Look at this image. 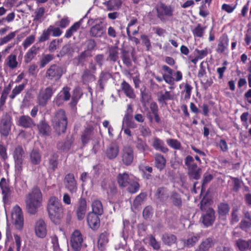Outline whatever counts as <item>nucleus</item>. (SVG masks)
<instances>
[{
    "instance_id": "obj_38",
    "label": "nucleus",
    "mask_w": 251,
    "mask_h": 251,
    "mask_svg": "<svg viewBox=\"0 0 251 251\" xmlns=\"http://www.w3.org/2000/svg\"><path fill=\"white\" fill-rule=\"evenodd\" d=\"M109 233L107 231L101 233L98 240V247L99 250L103 251L109 241Z\"/></svg>"
},
{
    "instance_id": "obj_50",
    "label": "nucleus",
    "mask_w": 251,
    "mask_h": 251,
    "mask_svg": "<svg viewBox=\"0 0 251 251\" xmlns=\"http://www.w3.org/2000/svg\"><path fill=\"white\" fill-rule=\"evenodd\" d=\"M127 187V190L129 193L135 194L139 191L140 185L137 181L132 178Z\"/></svg>"
},
{
    "instance_id": "obj_24",
    "label": "nucleus",
    "mask_w": 251,
    "mask_h": 251,
    "mask_svg": "<svg viewBox=\"0 0 251 251\" xmlns=\"http://www.w3.org/2000/svg\"><path fill=\"white\" fill-rule=\"evenodd\" d=\"M94 138V131L93 127H87L85 128L81 135V141L83 146L87 145L90 140Z\"/></svg>"
},
{
    "instance_id": "obj_56",
    "label": "nucleus",
    "mask_w": 251,
    "mask_h": 251,
    "mask_svg": "<svg viewBox=\"0 0 251 251\" xmlns=\"http://www.w3.org/2000/svg\"><path fill=\"white\" fill-rule=\"evenodd\" d=\"M166 142L170 147L175 150H179L181 148V143L177 139H168L166 140Z\"/></svg>"
},
{
    "instance_id": "obj_9",
    "label": "nucleus",
    "mask_w": 251,
    "mask_h": 251,
    "mask_svg": "<svg viewBox=\"0 0 251 251\" xmlns=\"http://www.w3.org/2000/svg\"><path fill=\"white\" fill-rule=\"evenodd\" d=\"M157 17L161 21H165L166 17H171L174 15V8L171 5H166L161 2L156 8Z\"/></svg>"
},
{
    "instance_id": "obj_4",
    "label": "nucleus",
    "mask_w": 251,
    "mask_h": 251,
    "mask_svg": "<svg viewBox=\"0 0 251 251\" xmlns=\"http://www.w3.org/2000/svg\"><path fill=\"white\" fill-rule=\"evenodd\" d=\"M185 165L187 168V175L190 179L198 180L201 176V169L194 162V158L187 155L184 159Z\"/></svg>"
},
{
    "instance_id": "obj_5",
    "label": "nucleus",
    "mask_w": 251,
    "mask_h": 251,
    "mask_svg": "<svg viewBox=\"0 0 251 251\" xmlns=\"http://www.w3.org/2000/svg\"><path fill=\"white\" fill-rule=\"evenodd\" d=\"M200 209L201 211H205V213L202 216V223L208 227L213 225L215 220V211L212 207L206 210V200L202 199L201 201Z\"/></svg>"
},
{
    "instance_id": "obj_42",
    "label": "nucleus",
    "mask_w": 251,
    "mask_h": 251,
    "mask_svg": "<svg viewBox=\"0 0 251 251\" xmlns=\"http://www.w3.org/2000/svg\"><path fill=\"white\" fill-rule=\"evenodd\" d=\"M170 200L173 204L177 207L180 208L182 206V199L180 195L178 193L173 191L172 192Z\"/></svg>"
},
{
    "instance_id": "obj_63",
    "label": "nucleus",
    "mask_w": 251,
    "mask_h": 251,
    "mask_svg": "<svg viewBox=\"0 0 251 251\" xmlns=\"http://www.w3.org/2000/svg\"><path fill=\"white\" fill-rule=\"evenodd\" d=\"M106 193L107 194L108 198L109 199H113L116 195L117 193V189L115 183L112 184V185H111L110 188L106 191Z\"/></svg>"
},
{
    "instance_id": "obj_46",
    "label": "nucleus",
    "mask_w": 251,
    "mask_h": 251,
    "mask_svg": "<svg viewBox=\"0 0 251 251\" xmlns=\"http://www.w3.org/2000/svg\"><path fill=\"white\" fill-rule=\"evenodd\" d=\"M135 146L140 152L144 153L146 151L148 150L149 147L147 144L146 140L138 137L135 143Z\"/></svg>"
},
{
    "instance_id": "obj_64",
    "label": "nucleus",
    "mask_w": 251,
    "mask_h": 251,
    "mask_svg": "<svg viewBox=\"0 0 251 251\" xmlns=\"http://www.w3.org/2000/svg\"><path fill=\"white\" fill-rule=\"evenodd\" d=\"M153 214L152 207L148 205L145 207L143 211V216L145 220L151 218Z\"/></svg>"
},
{
    "instance_id": "obj_27",
    "label": "nucleus",
    "mask_w": 251,
    "mask_h": 251,
    "mask_svg": "<svg viewBox=\"0 0 251 251\" xmlns=\"http://www.w3.org/2000/svg\"><path fill=\"white\" fill-rule=\"evenodd\" d=\"M132 179L128 173H119L117 176V181L120 188H125L129 185Z\"/></svg>"
},
{
    "instance_id": "obj_13",
    "label": "nucleus",
    "mask_w": 251,
    "mask_h": 251,
    "mask_svg": "<svg viewBox=\"0 0 251 251\" xmlns=\"http://www.w3.org/2000/svg\"><path fill=\"white\" fill-rule=\"evenodd\" d=\"M64 183L66 189H67L70 193L73 194L77 192V181L73 173H69L65 176Z\"/></svg>"
},
{
    "instance_id": "obj_21",
    "label": "nucleus",
    "mask_w": 251,
    "mask_h": 251,
    "mask_svg": "<svg viewBox=\"0 0 251 251\" xmlns=\"http://www.w3.org/2000/svg\"><path fill=\"white\" fill-rule=\"evenodd\" d=\"M17 125L25 128H32L36 126L33 119L28 115H25L19 117Z\"/></svg>"
},
{
    "instance_id": "obj_57",
    "label": "nucleus",
    "mask_w": 251,
    "mask_h": 251,
    "mask_svg": "<svg viewBox=\"0 0 251 251\" xmlns=\"http://www.w3.org/2000/svg\"><path fill=\"white\" fill-rule=\"evenodd\" d=\"M159 96L158 97V101L159 102L161 103L165 102L166 100H170L173 99L170 91H165L164 93L162 91L159 92Z\"/></svg>"
},
{
    "instance_id": "obj_25",
    "label": "nucleus",
    "mask_w": 251,
    "mask_h": 251,
    "mask_svg": "<svg viewBox=\"0 0 251 251\" xmlns=\"http://www.w3.org/2000/svg\"><path fill=\"white\" fill-rule=\"evenodd\" d=\"M74 139L72 136H67L63 141L59 142L57 144V148L64 152L69 151L74 142Z\"/></svg>"
},
{
    "instance_id": "obj_22",
    "label": "nucleus",
    "mask_w": 251,
    "mask_h": 251,
    "mask_svg": "<svg viewBox=\"0 0 251 251\" xmlns=\"http://www.w3.org/2000/svg\"><path fill=\"white\" fill-rule=\"evenodd\" d=\"M105 33V27L102 22H100L92 26L89 30V34L91 37H101Z\"/></svg>"
},
{
    "instance_id": "obj_1",
    "label": "nucleus",
    "mask_w": 251,
    "mask_h": 251,
    "mask_svg": "<svg viewBox=\"0 0 251 251\" xmlns=\"http://www.w3.org/2000/svg\"><path fill=\"white\" fill-rule=\"evenodd\" d=\"M47 210L50 221L56 225H59L63 218L64 208L60 201L55 196L50 197L48 201Z\"/></svg>"
},
{
    "instance_id": "obj_7",
    "label": "nucleus",
    "mask_w": 251,
    "mask_h": 251,
    "mask_svg": "<svg viewBox=\"0 0 251 251\" xmlns=\"http://www.w3.org/2000/svg\"><path fill=\"white\" fill-rule=\"evenodd\" d=\"M55 91L56 89L54 88L52 86L41 89L37 96L38 104L43 107L46 106Z\"/></svg>"
},
{
    "instance_id": "obj_30",
    "label": "nucleus",
    "mask_w": 251,
    "mask_h": 251,
    "mask_svg": "<svg viewBox=\"0 0 251 251\" xmlns=\"http://www.w3.org/2000/svg\"><path fill=\"white\" fill-rule=\"evenodd\" d=\"M154 197L160 202L166 201L169 198L167 188L165 187H158L155 192Z\"/></svg>"
},
{
    "instance_id": "obj_16",
    "label": "nucleus",
    "mask_w": 251,
    "mask_h": 251,
    "mask_svg": "<svg viewBox=\"0 0 251 251\" xmlns=\"http://www.w3.org/2000/svg\"><path fill=\"white\" fill-rule=\"evenodd\" d=\"M59 155L57 152H52L46 161V167L48 172H53L58 167Z\"/></svg>"
},
{
    "instance_id": "obj_62",
    "label": "nucleus",
    "mask_w": 251,
    "mask_h": 251,
    "mask_svg": "<svg viewBox=\"0 0 251 251\" xmlns=\"http://www.w3.org/2000/svg\"><path fill=\"white\" fill-rule=\"evenodd\" d=\"M51 34L49 27L43 31L42 34L38 38L39 42L42 43L48 40Z\"/></svg>"
},
{
    "instance_id": "obj_15",
    "label": "nucleus",
    "mask_w": 251,
    "mask_h": 251,
    "mask_svg": "<svg viewBox=\"0 0 251 251\" xmlns=\"http://www.w3.org/2000/svg\"><path fill=\"white\" fill-rule=\"evenodd\" d=\"M133 108L131 104H128L125 114L123 119V124L126 126L135 128L137 127V124L133 121Z\"/></svg>"
},
{
    "instance_id": "obj_53",
    "label": "nucleus",
    "mask_w": 251,
    "mask_h": 251,
    "mask_svg": "<svg viewBox=\"0 0 251 251\" xmlns=\"http://www.w3.org/2000/svg\"><path fill=\"white\" fill-rule=\"evenodd\" d=\"M25 84H21L18 86H16L12 91L11 94L9 96L11 100H13L15 97L20 94L25 89Z\"/></svg>"
},
{
    "instance_id": "obj_14",
    "label": "nucleus",
    "mask_w": 251,
    "mask_h": 251,
    "mask_svg": "<svg viewBox=\"0 0 251 251\" xmlns=\"http://www.w3.org/2000/svg\"><path fill=\"white\" fill-rule=\"evenodd\" d=\"M121 159L123 163L126 166L130 165L134 159V151L130 146H126L123 149Z\"/></svg>"
},
{
    "instance_id": "obj_28",
    "label": "nucleus",
    "mask_w": 251,
    "mask_h": 251,
    "mask_svg": "<svg viewBox=\"0 0 251 251\" xmlns=\"http://www.w3.org/2000/svg\"><path fill=\"white\" fill-rule=\"evenodd\" d=\"M239 228L245 232H248L251 228V216L249 212H247L244 214L239 225Z\"/></svg>"
},
{
    "instance_id": "obj_55",
    "label": "nucleus",
    "mask_w": 251,
    "mask_h": 251,
    "mask_svg": "<svg viewBox=\"0 0 251 251\" xmlns=\"http://www.w3.org/2000/svg\"><path fill=\"white\" fill-rule=\"evenodd\" d=\"M121 58L123 63L127 66L130 67L131 65V61L130 58L129 51L123 49L121 51Z\"/></svg>"
},
{
    "instance_id": "obj_11",
    "label": "nucleus",
    "mask_w": 251,
    "mask_h": 251,
    "mask_svg": "<svg viewBox=\"0 0 251 251\" xmlns=\"http://www.w3.org/2000/svg\"><path fill=\"white\" fill-rule=\"evenodd\" d=\"M83 241V236L78 229H75L71 235L70 245L74 251H80Z\"/></svg>"
},
{
    "instance_id": "obj_19",
    "label": "nucleus",
    "mask_w": 251,
    "mask_h": 251,
    "mask_svg": "<svg viewBox=\"0 0 251 251\" xmlns=\"http://www.w3.org/2000/svg\"><path fill=\"white\" fill-rule=\"evenodd\" d=\"M217 46L216 51L218 53H223L227 50L229 44V38L226 33L222 34L217 40Z\"/></svg>"
},
{
    "instance_id": "obj_6",
    "label": "nucleus",
    "mask_w": 251,
    "mask_h": 251,
    "mask_svg": "<svg viewBox=\"0 0 251 251\" xmlns=\"http://www.w3.org/2000/svg\"><path fill=\"white\" fill-rule=\"evenodd\" d=\"M16 171L21 172L25 156V152L21 145L16 146L12 152Z\"/></svg>"
},
{
    "instance_id": "obj_40",
    "label": "nucleus",
    "mask_w": 251,
    "mask_h": 251,
    "mask_svg": "<svg viewBox=\"0 0 251 251\" xmlns=\"http://www.w3.org/2000/svg\"><path fill=\"white\" fill-rule=\"evenodd\" d=\"M121 0H108L105 1L103 4L107 9L109 11L118 10L122 5Z\"/></svg>"
},
{
    "instance_id": "obj_23",
    "label": "nucleus",
    "mask_w": 251,
    "mask_h": 251,
    "mask_svg": "<svg viewBox=\"0 0 251 251\" xmlns=\"http://www.w3.org/2000/svg\"><path fill=\"white\" fill-rule=\"evenodd\" d=\"M35 232L36 235L40 238H43L46 236L47 233V226L43 219H39L36 223Z\"/></svg>"
},
{
    "instance_id": "obj_47",
    "label": "nucleus",
    "mask_w": 251,
    "mask_h": 251,
    "mask_svg": "<svg viewBox=\"0 0 251 251\" xmlns=\"http://www.w3.org/2000/svg\"><path fill=\"white\" fill-rule=\"evenodd\" d=\"M214 244L213 239L212 237H208L206 238L204 241H202V243L199 246L200 251H208V250L211 248Z\"/></svg>"
},
{
    "instance_id": "obj_36",
    "label": "nucleus",
    "mask_w": 251,
    "mask_h": 251,
    "mask_svg": "<svg viewBox=\"0 0 251 251\" xmlns=\"http://www.w3.org/2000/svg\"><path fill=\"white\" fill-rule=\"evenodd\" d=\"M161 240L164 245L171 247L176 242L177 237L171 233H165L162 235Z\"/></svg>"
},
{
    "instance_id": "obj_18",
    "label": "nucleus",
    "mask_w": 251,
    "mask_h": 251,
    "mask_svg": "<svg viewBox=\"0 0 251 251\" xmlns=\"http://www.w3.org/2000/svg\"><path fill=\"white\" fill-rule=\"evenodd\" d=\"M12 117L8 114H5L2 118V125L0 127V133L3 136L6 137L11 130Z\"/></svg>"
},
{
    "instance_id": "obj_17",
    "label": "nucleus",
    "mask_w": 251,
    "mask_h": 251,
    "mask_svg": "<svg viewBox=\"0 0 251 251\" xmlns=\"http://www.w3.org/2000/svg\"><path fill=\"white\" fill-rule=\"evenodd\" d=\"M87 202L85 199L81 197L78 200L75 214L78 221L82 220L87 211Z\"/></svg>"
},
{
    "instance_id": "obj_54",
    "label": "nucleus",
    "mask_w": 251,
    "mask_h": 251,
    "mask_svg": "<svg viewBox=\"0 0 251 251\" xmlns=\"http://www.w3.org/2000/svg\"><path fill=\"white\" fill-rule=\"evenodd\" d=\"M193 87L188 83H186L184 85V89L181 92V94L183 96L184 100L190 99Z\"/></svg>"
},
{
    "instance_id": "obj_34",
    "label": "nucleus",
    "mask_w": 251,
    "mask_h": 251,
    "mask_svg": "<svg viewBox=\"0 0 251 251\" xmlns=\"http://www.w3.org/2000/svg\"><path fill=\"white\" fill-rule=\"evenodd\" d=\"M39 133L43 136H49L50 134L51 128L45 119L40 121L37 125Z\"/></svg>"
},
{
    "instance_id": "obj_61",
    "label": "nucleus",
    "mask_w": 251,
    "mask_h": 251,
    "mask_svg": "<svg viewBox=\"0 0 251 251\" xmlns=\"http://www.w3.org/2000/svg\"><path fill=\"white\" fill-rule=\"evenodd\" d=\"M230 178L233 181L232 191L235 192H238L241 187L242 181L238 177L230 176Z\"/></svg>"
},
{
    "instance_id": "obj_37",
    "label": "nucleus",
    "mask_w": 251,
    "mask_h": 251,
    "mask_svg": "<svg viewBox=\"0 0 251 251\" xmlns=\"http://www.w3.org/2000/svg\"><path fill=\"white\" fill-rule=\"evenodd\" d=\"M39 50V47L33 45L25 53L24 56V61L27 64L31 61L34 57L38 53Z\"/></svg>"
},
{
    "instance_id": "obj_43",
    "label": "nucleus",
    "mask_w": 251,
    "mask_h": 251,
    "mask_svg": "<svg viewBox=\"0 0 251 251\" xmlns=\"http://www.w3.org/2000/svg\"><path fill=\"white\" fill-rule=\"evenodd\" d=\"M92 211L91 213H94L99 215H101L103 213V206L101 202L98 200H94L92 203Z\"/></svg>"
},
{
    "instance_id": "obj_48",
    "label": "nucleus",
    "mask_w": 251,
    "mask_h": 251,
    "mask_svg": "<svg viewBox=\"0 0 251 251\" xmlns=\"http://www.w3.org/2000/svg\"><path fill=\"white\" fill-rule=\"evenodd\" d=\"M230 207L226 202H221L218 205V213L222 216H226L229 211Z\"/></svg>"
},
{
    "instance_id": "obj_8",
    "label": "nucleus",
    "mask_w": 251,
    "mask_h": 251,
    "mask_svg": "<svg viewBox=\"0 0 251 251\" xmlns=\"http://www.w3.org/2000/svg\"><path fill=\"white\" fill-rule=\"evenodd\" d=\"M63 67L56 64L51 65L47 70L46 77L50 80L58 81L64 73Z\"/></svg>"
},
{
    "instance_id": "obj_29",
    "label": "nucleus",
    "mask_w": 251,
    "mask_h": 251,
    "mask_svg": "<svg viewBox=\"0 0 251 251\" xmlns=\"http://www.w3.org/2000/svg\"><path fill=\"white\" fill-rule=\"evenodd\" d=\"M152 146L156 151H159L164 153L169 151V149L165 146L164 141L157 137L153 138Z\"/></svg>"
},
{
    "instance_id": "obj_41",
    "label": "nucleus",
    "mask_w": 251,
    "mask_h": 251,
    "mask_svg": "<svg viewBox=\"0 0 251 251\" xmlns=\"http://www.w3.org/2000/svg\"><path fill=\"white\" fill-rule=\"evenodd\" d=\"M108 58L107 60H110L113 62H117L119 59V48L117 46H111L109 48Z\"/></svg>"
},
{
    "instance_id": "obj_26",
    "label": "nucleus",
    "mask_w": 251,
    "mask_h": 251,
    "mask_svg": "<svg viewBox=\"0 0 251 251\" xmlns=\"http://www.w3.org/2000/svg\"><path fill=\"white\" fill-rule=\"evenodd\" d=\"M0 188L3 196V200L4 201H8L11 195V190L9 184L6 182V179L4 177L0 179Z\"/></svg>"
},
{
    "instance_id": "obj_33",
    "label": "nucleus",
    "mask_w": 251,
    "mask_h": 251,
    "mask_svg": "<svg viewBox=\"0 0 251 251\" xmlns=\"http://www.w3.org/2000/svg\"><path fill=\"white\" fill-rule=\"evenodd\" d=\"M235 246L240 251L251 250V239L248 240L238 239L235 241Z\"/></svg>"
},
{
    "instance_id": "obj_45",
    "label": "nucleus",
    "mask_w": 251,
    "mask_h": 251,
    "mask_svg": "<svg viewBox=\"0 0 251 251\" xmlns=\"http://www.w3.org/2000/svg\"><path fill=\"white\" fill-rule=\"evenodd\" d=\"M30 160L31 163L34 165H37L41 162V155L37 150H33L30 153Z\"/></svg>"
},
{
    "instance_id": "obj_60",
    "label": "nucleus",
    "mask_w": 251,
    "mask_h": 251,
    "mask_svg": "<svg viewBox=\"0 0 251 251\" xmlns=\"http://www.w3.org/2000/svg\"><path fill=\"white\" fill-rule=\"evenodd\" d=\"M54 59V56L52 54H48L45 55L40 60V67L44 68L47 64Z\"/></svg>"
},
{
    "instance_id": "obj_31",
    "label": "nucleus",
    "mask_w": 251,
    "mask_h": 251,
    "mask_svg": "<svg viewBox=\"0 0 251 251\" xmlns=\"http://www.w3.org/2000/svg\"><path fill=\"white\" fill-rule=\"evenodd\" d=\"M119 152V148L117 145L114 143L110 144L105 151L106 157L109 159L115 158Z\"/></svg>"
},
{
    "instance_id": "obj_52",
    "label": "nucleus",
    "mask_w": 251,
    "mask_h": 251,
    "mask_svg": "<svg viewBox=\"0 0 251 251\" xmlns=\"http://www.w3.org/2000/svg\"><path fill=\"white\" fill-rule=\"evenodd\" d=\"M111 77V74L108 72H101L99 79V83L100 86L101 88L103 89L104 87V83Z\"/></svg>"
},
{
    "instance_id": "obj_58",
    "label": "nucleus",
    "mask_w": 251,
    "mask_h": 251,
    "mask_svg": "<svg viewBox=\"0 0 251 251\" xmlns=\"http://www.w3.org/2000/svg\"><path fill=\"white\" fill-rule=\"evenodd\" d=\"M200 238V235L199 234H197L190 238H188L185 242V244L186 246L188 248L192 247L199 240Z\"/></svg>"
},
{
    "instance_id": "obj_10",
    "label": "nucleus",
    "mask_w": 251,
    "mask_h": 251,
    "mask_svg": "<svg viewBox=\"0 0 251 251\" xmlns=\"http://www.w3.org/2000/svg\"><path fill=\"white\" fill-rule=\"evenodd\" d=\"M70 90V88L68 86L64 87L54 99V104L60 107L64 104L65 101H68L71 98Z\"/></svg>"
},
{
    "instance_id": "obj_35",
    "label": "nucleus",
    "mask_w": 251,
    "mask_h": 251,
    "mask_svg": "<svg viewBox=\"0 0 251 251\" xmlns=\"http://www.w3.org/2000/svg\"><path fill=\"white\" fill-rule=\"evenodd\" d=\"M86 15L84 16L79 21L75 23L69 29H68L65 33L64 37L66 38H71L73 34L76 32L77 30L79 28L83 19L86 17Z\"/></svg>"
},
{
    "instance_id": "obj_2",
    "label": "nucleus",
    "mask_w": 251,
    "mask_h": 251,
    "mask_svg": "<svg viewBox=\"0 0 251 251\" xmlns=\"http://www.w3.org/2000/svg\"><path fill=\"white\" fill-rule=\"evenodd\" d=\"M42 194L40 189L34 187L25 197L26 209L28 213L35 214L42 204Z\"/></svg>"
},
{
    "instance_id": "obj_44",
    "label": "nucleus",
    "mask_w": 251,
    "mask_h": 251,
    "mask_svg": "<svg viewBox=\"0 0 251 251\" xmlns=\"http://www.w3.org/2000/svg\"><path fill=\"white\" fill-rule=\"evenodd\" d=\"M82 81L83 84H86L90 82H92L96 80L95 76L93 73L88 69L84 70L81 76Z\"/></svg>"
},
{
    "instance_id": "obj_20",
    "label": "nucleus",
    "mask_w": 251,
    "mask_h": 251,
    "mask_svg": "<svg viewBox=\"0 0 251 251\" xmlns=\"http://www.w3.org/2000/svg\"><path fill=\"white\" fill-rule=\"evenodd\" d=\"M100 215L94 213L89 212L87 216V222L88 226L93 230H97L100 226Z\"/></svg>"
},
{
    "instance_id": "obj_32",
    "label": "nucleus",
    "mask_w": 251,
    "mask_h": 251,
    "mask_svg": "<svg viewBox=\"0 0 251 251\" xmlns=\"http://www.w3.org/2000/svg\"><path fill=\"white\" fill-rule=\"evenodd\" d=\"M120 88L127 97L130 99H134L135 98L136 96L134 92V89L126 81H123Z\"/></svg>"
},
{
    "instance_id": "obj_39",
    "label": "nucleus",
    "mask_w": 251,
    "mask_h": 251,
    "mask_svg": "<svg viewBox=\"0 0 251 251\" xmlns=\"http://www.w3.org/2000/svg\"><path fill=\"white\" fill-rule=\"evenodd\" d=\"M154 163L155 167L160 171H161L166 166V160L163 155L156 153L154 157Z\"/></svg>"
},
{
    "instance_id": "obj_3",
    "label": "nucleus",
    "mask_w": 251,
    "mask_h": 251,
    "mask_svg": "<svg viewBox=\"0 0 251 251\" xmlns=\"http://www.w3.org/2000/svg\"><path fill=\"white\" fill-rule=\"evenodd\" d=\"M52 123L53 128L58 135L66 132L68 126V118L64 110L60 109L56 111Z\"/></svg>"
},
{
    "instance_id": "obj_51",
    "label": "nucleus",
    "mask_w": 251,
    "mask_h": 251,
    "mask_svg": "<svg viewBox=\"0 0 251 251\" xmlns=\"http://www.w3.org/2000/svg\"><path fill=\"white\" fill-rule=\"evenodd\" d=\"M45 12V9L44 7H40L36 9L34 12L33 21L38 22L39 23L42 22V17Z\"/></svg>"
},
{
    "instance_id": "obj_59",
    "label": "nucleus",
    "mask_w": 251,
    "mask_h": 251,
    "mask_svg": "<svg viewBox=\"0 0 251 251\" xmlns=\"http://www.w3.org/2000/svg\"><path fill=\"white\" fill-rule=\"evenodd\" d=\"M7 66L12 69L16 68L18 66L16 56L14 54H10L7 57Z\"/></svg>"
},
{
    "instance_id": "obj_12",
    "label": "nucleus",
    "mask_w": 251,
    "mask_h": 251,
    "mask_svg": "<svg viewBox=\"0 0 251 251\" xmlns=\"http://www.w3.org/2000/svg\"><path fill=\"white\" fill-rule=\"evenodd\" d=\"M12 217L16 228L18 230L22 229L24 220L22 209L19 206L16 205L14 207Z\"/></svg>"
},
{
    "instance_id": "obj_49",
    "label": "nucleus",
    "mask_w": 251,
    "mask_h": 251,
    "mask_svg": "<svg viewBox=\"0 0 251 251\" xmlns=\"http://www.w3.org/2000/svg\"><path fill=\"white\" fill-rule=\"evenodd\" d=\"M206 28V26H202L201 24H198L192 30L194 36L201 38L204 35Z\"/></svg>"
}]
</instances>
